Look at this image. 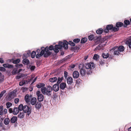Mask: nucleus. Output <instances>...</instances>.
Masks as SVG:
<instances>
[{
	"label": "nucleus",
	"instance_id": "obj_63",
	"mask_svg": "<svg viewBox=\"0 0 131 131\" xmlns=\"http://www.w3.org/2000/svg\"><path fill=\"white\" fill-rule=\"evenodd\" d=\"M37 79V77H36L35 78L33 82H32L31 83L33 84L36 81Z\"/></svg>",
	"mask_w": 131,
	"mask_h": 131
},
{
	"label": "nucleus",
	"instance_id": "obj_59",
	"mask_svg": "<svg viewBox=\"0 0 131 131\" xmlns=\"http://www.w3.org/2000/svg\"><path fill=\"white\" fill-rule=\"evenodd\" d=\"M23 57L24 58H25V59L27 58L28 57V56L27 55V54L26 53H24L23 54Z\"/></svg>",
	"mask_w": 131,
	"mask_h": 131
},
{
	"label": "nucleus",
	"instance_id": "obj_32",
	"mask_svg": "<svg viewBox=\"0 0 131 131\" xmlns=\"http://www.w3.org/2000/svg\"><path fill=\"white\" fill-rule=\"evenodd\" d=\"M29 95L28 94H26L25 97V100L26 103H28L29 101Z\"/></svg>",
	"mask_w": 131,
	"mask_h": 131
},
{
	"label": "nucleus",
	"instance_id": "obj_15",
	"mask_svg": "<svg viewBox=\"0 0 131 131\" xmlns=\"http://www.w3.org/2000/svg\"><path fill=\"white\" fill-rule=\"evenodd\" d=\"M37 102V99L36 97L32 98L30 101V103L32 105H35Z\"/></svg>",
	"mask_w": 131,
	"mask_h": 131
},
{
	"label": "nucleus",
	"instance_id": "obj_4",
	"mask_svg": "<svg viewBox=\"0 0 131 131\" xmlns=\"http://www.w3.org/2000/svg\"><path fill=\"white\" fill-rule=\"evenodd\" d=\"M119 29V28L114 27L113 25L112 24L107 25L104 31L105 32L107 33L109 32V30H111L112 31L115 32L118 31Z\"/></svg>",
	"mask_w": 131,
	"mask_h": 131
},
{
	"label": "nucleus",
	"instance_id": "obj_39",
	"mask_svg": "<svg viewBox=\"0 0 131 131\" xmlns=\"http://www.w3.org/2000/svg\"><path fill=\"white\" fill-rule=\"evenodd\" d=\"M7 108H9L12 105V104L10 102H8L6 104Z\"/></svg>",
	"mask_w": 131,
	"mask_h": 131
},
{
	"label": "nucleus",
	"instance_id": "obj_52",
	"mask_svg": "<svg viewBox=\"0 0 131 131\" xmlns=\"http://www.w3.org/2000/svg\"><path fill=\"white\" fill-rule=\"evenodd\" d=\"M72 49L73 51H74L75 50H77L78 49V47H73L72 48Z\"/></svg>",
	"mask_w": 131,
	"mask_h": 131
},
{
	"label": "nucleus",
	"instance_id": "obj_26",
	"mask_svg": "<svg viewBox=\"0 0 131 131\" xmlns=\"http://www.w3.org/2000/svg\"><path fill=\"white\" fill-rule=\"evenodd\" d=\"M103 31L104 30L102 29L99 28L96 30V32L97 34H101L103 32Z\"/></svg>",
	"mask_w": 131,
	"mask_h": 131
},
{
	"label": "nucleus",
	"instance_id": "obj_24",
	"mask_svg": "<svg viewBox=\"0 0 131 131\" xmlns=\"http://www.w3.org/2000/svg\"><path fill=\"white\" fill-rule=\"evenodd\" d=\"M11 61H12L13 63L17 64L19 63L20 62V60L19 59H17L16 60H14L12 59L11 60Z\"/></svg>",
	"mask_w": 131,
	"mask_h": 131
},
{
	"label": "nucleus",
	"instance_id": "obj_18",
	"mask_svg": "<svg viewBox=\"0 0 131 131\" xmlns=\"http://www.w3.org/2000/svg\"><path fill=\"white\" fill-rule=\"evenodd\" d=\"M19 111L18 107H15L13 110V114L15 115H16L18 113Z\"/></svg>",
	"mask_w": 131,
	"mask_h": 131
},
{
	"label": "nucleus",
	"instance_id": "obj_5",
	"mask_svg": "<svg viewBox=\"0 0 131 131\" xmlns=\"http://www.w3.org/2000/svg\"><path fill=\"white\" fill-rule=\"evenodd\" d=\"M41 49L44 51L43 56L45 58H47L52 53L51 52L49 51L48 47L46 46L45 48L42 47L41 48Z\"/></svg>",
	"mask_w": 131,
	"mask_h": 131
},
{
	"label": "nucleus",
	"instance_id": "obj_11",
	"mask_svg": "<svg viewBox=\"0 0 131 131\" xmlns=\"http://www.w3.org/2000/svg\"><path fill=\"white\" fill-rule=\"evenodd\" d=\"M3 66L7 68H13L14 66L13 65H10L8 63H5L3 64Z\"/></svg>",
	"mask_w": 131,
	"mask_h": 131
},
{
	"label": "nucleus",
	"instance_id": "obj_16",
	"mask_svg": "<svg viewBox=\"0 0 131 131\" xmlns=\"http://www.w3.org/2000/svg\"><path fill=\"white\" fill-rule=\"evenodd\" d=\"M67 81L68 84L71 85L73 82V79L71 77H69L67 78Z\"/></svg>",
	"mask_w": 131,
	"mask_h": 131
},
{
	"label": "nucleus",
	"instance_id": "obj_31",
	"mask_svg": "<svg viewBox=\"0 0 131 131\" xmlns=\"http://www.w3.org/2000/svg\"><path fill=\"white\" fill-rule=\"evenodd\" d=\"M25 115V114L24 113H20L18 115V117L19 118H24Z\"/></svg>",
	"mask_w": 131,
	"mask_h": 131
},
{
	"label": "nucleus",
	"instance_id": "obj_44",
	"mask_svg": "<svg viewBox=\"0 0 131 131\" xmlns=\"http://www.w3.org/2000/svg\"><path fill=\"white\" fill-rule=\"evenodd\" d=\"M68 43V45L69 44L70 45L72 46H74L75 45V44L71 41H69Z\"/></svg>",
	"mask_w": 131,
	"mask_h": 131
},
{
	"label": "nucleus",
	"instance_id": "obj_7",
	"mask_svg": "<svg viewBox=\"0 0 131 131\" xmlns=\"http://www.w3.org/2000/svg\"><path fill=\"white\" fill-rule=\"evenodd\" d=\"M36 95L37 96V99L39 102H42L43 101L44 96L39 91H38L36 93Z\"/></svg>",
	"mask_w": 131,
	"mask_h": 131
},
{
	"label": "nucleus",
	"instance_id": "obj_45",
	"mask_svg": "<svg viewBox=\"0 0 131 131\" xmlns=\"http://www.w3.org/2000/svg\"><path fill=\"white\" fill-rule=\"evenodd\" d=\"M54 47L53 45H51L49 47H48V49L49 50H53Z\"/></svg>",
	"mask_w": 131,
	"mask_h": 131
},
{
	"label": "nucleus",
	"instance_id": "obj_51",
	"mask_svg": "<svg viewBox=\"0 0 131 131\" xmlns=\"http://www.w3.org/2000/svg\"><path fill=\"white\" fill-rule=\"evenodd\" d=\"M6 70V69L4 67H0V71H5Z\"/></svg>",
	"mask_w": 131,
	"mask_h": 131
},
{
	"label": "nucleus",
	"instance_id": "obj_33",
	"mask_svg": "<svg viewBox=\"0 0 131 131\" xmlns=\"http://www.w3.org/2000/svg\"><path fill=\"white\" fill-rule=\"evenodd\" d=\"M63 79V77H61V78L58 77L57 79V84H59L61 83Z\"/></svg>",
	"mask_w": 131,
	"mask_h": 131
},
{
	"label": "nucleus",
	"instance_id": "obj_10",
	"mask_svg": "<svg viewBox=\"0 0 131 131\" xmlns=\"http://www.w3.org/2000/svg\"><path fill=\"white\" fill-rule=\"evenodd\" d=\"M59 84H54L53 86V89L54 91L57 92L59 90Z\"/></svg>",
	"mask_w": 131,
	"mask_h": 131
},
{
	"label": "nucleus",
	"instance_id": "obj_34",
	"mask_svg": "<svg viewBox=\"0 0 131 131\" xmlns=\"http://www.w3.org/2000/svg\"><path fill=\"white\" fill-rule=\"evenodd\" d=\"M3 106H0V115H3L4 113L3 111Z\"/></svg>",
	"mask_w": 131,
	"mask_h": 131
},
{
	"label": "nucleus",
	"instance_id": "obj_54",
	"mask_svg": "<svg viewBox=\"0 0 131 131\" xmlns=\"http://www.w3.org/2000/svg\"><path fill=\"white\" fill-rule=\"evenodd\" d=\"M35 68V66H32L30 67V69L31 71H34Z\"/></svg>",
	"mask_w": 131,
	"mask_h": 131
},
{
	"label": "nucleus",
	"instance_id": "obj_60",
	"mask_svg": "<svg viewBox=\"0 0 131 131\" xmlns=\"http://www.w3.org/2000/svg\"><path fill=\"white\" fill-rule=\"evenodd\" d=\"M0 62L1 63H3L4 62V61L2 58H0Z\"/></svg>",
	"mask_w": 131,
	"mask_h": 131
},
{
	"label": "nucleus",
	"instance_id": "obj_3",
	"mask_svg": "<svg viewBox=\"0 0 131 131\" xmlns=\"http://www.w3.org/2000/svg\"><path fill=\"white\" fill-rule=\"evenodd\" d=\"M95 64L93 62L85 63V68L87 70V71H88V73L91 74L92 73L94 69L95 68Z\"/></svg>",
	"mask_w": 131,
	"mask_h": 131
},
{
	"label": "nucleus",
	"instance_id": "obj_42",
	"mask_svg": "<svg viewBox=\"0 0 131 131\" xmlns=\"http://www.w3.org/2000/svg\"><path fill=\"white\" fill-rule=\"evenodd\" d=\"M80 41V40L79 38H76L73 40V42L75 43H77L79 42Z\"/></svg>",
	"mask_w": 131,
	"mask_h": 131
},
{
	"label": "nucleus",
	"instance_id": "obj_35",
	"mask_svg": "<svg viewBox=\"0 0 131 131\" xmlns=\"http://www.w3.org/2000/svg\"><path fill=\"white\" fill-rule=\"evenodd\" d=\"M24 107V106L22 104H21L19 106L18 108L19 111H21L23 110Z\"/></svg>",
	"mask_w": 131,
	"mask_h": 131
},
{
	"label": "nucleus",
	"instance_id": "obj_9",
	"mask_svg": "<svg viewBox=\"0 0 131 131\" xmlns=\"http://www.w3.org/2000/svg\"><path fill=\"white\" fill-rule=\"evenodd\" d=\"M15 93L14 92H11L9 94L8 97V100L9 101H10L14 97L15 95Z\"/></svg>",
	"mask_w": 131,
	"mask_h": 131
},
{
	"label": "nucleus",
	"instance_id": "obj_48",
	"mask_svg": "<svg viewBox=\"0 0 131 131\" xmlns=\"http://www.w3.org/2000/svg\"><path fill=\"white\" fill-rule=\"evenodd\" d=\"M131 42V36L129 37V38L127 39V40L126 41V43H129V42Z\"/></svg>",
	"mask_w": 131,
	"mask_h": 131
},
{
	"label": "nucleus",
	"instance_id": "obj_56",
	"mask_svg": "<svg viewBox=\"0 0 131 131\" xmlns=\"http://www.w3.org/2000/svg\"><path fill=\"white\" fill-rule=\"evenodd\" d=\"M6 91L5 90H4L2 91L0 94L3 96V95L6 92Z\"/></svg>",
	"mask_w": 131,
	"mask_h": 131
},
{
	"label": "nucleus",
	"instance_id": "obj_1",
	"mask_svg": "<svg viewBox=\"0 0 131 131\" xmlns=\"http://www.w3.org/2000/svg\"><path fill=\"white\" fill-rule=\"evenodd\" d=\"M45 84L44 83H39L36 85V87L38 88L41 89V90L42 93L44 94H46L49 96L51 95V92L52 90V87L50 86H48L47 88L44 87Z\"/></svg>",
	"mask_w": 131,
	"mask_h": 131
},
{
	"label": "nucleus",
	"instance_id": "obj_27",
	"mask_svg": "<svg viewBox=\"0 0 131 131\" xmlns=\"http://www.w3.org/2000/svg\"><path fill=\"white\" fill-rule=\"evenodd\" d=\"M106 62V61L104 59H101L99 61V65H101V66H103L104 64H105Z\"/></svg>",
	"mask_w": 131,
	"mask_h": 131
},
{
	"label": "nucleus",
	"instance_id": "obj_41",
	"mask_svg": "<svg viewBox=\"0 0 131 131\" xmlns=\"http://www.w3.org/2000/svg\"><path fill=\"white\" fill-rule=\"evenodd\" d=\"M94 35H93L91 34L89 36L88 39L89 40H92L94 38Z\"/></svg>",
	"mask_w": 131,
	"mask_h": 131
},
{
	"label": "nucleus",
	"instance_id": "obj_36",
	"mask_svg": "<svg viewBox=\"0 0 131 131\" xmlns=\"http://www.w3.org/2000/svg\"><path fill=\"white\" fill-rule=\"evenodd\" d=\"M87 38H83L81 40V42L82 43H84L87 41Z\"/></svg>",
	"mask_w": 131,
	"mask_h": 131
},
{
	"label": "nucleus",
	"instance_id": "obj_40",
	"mask_svg": "<svg viewBox=\"0 0 131 131\" xmlns=\"http://www.w3.org/2000/svg\"><path fill=\"white\" fill-rule=\"evenodd\" d=\"M26 82L25 80H23L21 81L20 82L19 85L20 86H22L26 83Z\"/></svg>",
	"mask_w": 131,
	"mask_h": 131
},
{
	"label": "nucleus",
	"instance_id": "obj_8",
	"mask_svg": "<svg viewBox=\"0 0 131 131\" xmlns=\"http://www.w3.org/2000/svg\"><path fill=\"white\" fill-rule=\"evenodd\" d=\"M31 107H30L27 105L24 106L23 110V112L24 113H27V115H29L31 113Z\"/></svg>",
	"mask_w": 131,
	"mask_h": 131
},
{
	"label": "nucleus",
	"instance_id": "obj_62",
	"mask_svg": "<svg viewBox=\"0 0 131 131\" xmlns=\"http://www.w3.org/2000/svg\"><path fill=\"white\" fill-rule=\"evenodd\" d=\"M75 66L74 64H72L70 66V67L72 68H73L75 67Z\"/></svg>",
	"mask_w": 131,
	"mask_h": 131
},
{
	"label": "nucleus",
	"instance_id": "obj_57",
	"mask_svg": "<svg viewBox=\"0 0 131 131\" xmlns=\"http://www.w3.org/2000/svg\"><path fill=\"white\" fill-rule=\"evenodd\" d=\"M9 111L10 113H13V110L12 109V108H9Z\"/></svg>",
	"mask_w": 131,
	"mask_h": 131
},
{
	"label": "nucleus",
	"instance_id": "obj_23",
	"mask_svg": "<svg viewBox=\"0 0 131 131\" xmlns=\"http://www.w3.org/2000/svg\"><path fill=\"white\" fill-rule=\"evenodd\" d=\"M23 63L25 65H27L29 63V60L28 59H24L23 60Z\"/></svg>",
	"mask_w": 131,
	"mask_h": 131
},
{
	"label": "nucleus",
	"instance_id": "obj_49",
	"mask_svg": "<svg viewBox=\"0 0 131 131\" xmlns=\"http://www.w3.org/2000/svg\"><path fill=\"white\" fill-rule=\"evenodd\" d=\"M68 73L67 71H65L64 72V77L66 79L68 76Z\"/></svg>",
	"mask_w": 131,
	"mask_h": 131
},
{
	"label": "nucleus",
	"instance_id": "obj_61",
	"mask_svg": "<svg viewBox=\"0 0 131 131\" xmlns=\"http://www.w3.org/2000/svg\"><path fill=\"white\" fill-rule=\"evenodd\" d=\"M127 44H128L129 47L131 49V42H129V43H126Z\"/></svg>",
	"mask_w": 131,
	"mask_h": 131
},
{
	"label": "nucleus",
	"instance_id": "obj_43",
	"mask_svg": "<svg viewBox=\"0 0 131 131\" xmlns=\"http://www.w3.org/2000/svg\"><path fill=\"white\" fill-rule=\"evenodd\" d=\"M36 55V52L34 51H33L31 53V57L32 58H34Z\"/></svg>",
	"mask_w": 131,
	"mask_h": 131
},
{
	"label": "nucleus",
	"instance_id": "obj_6",
	"mask_svg": "<svg viewBox=\"0 0 131 131\" xmlns=\"http://www.w3.org/2000/svg\"><path fill=\"white\" fill-rule=\"evenodd\" d=\"M83 65L80 64L79 66V68L80 69V73L81 75L82 76L86 74L87 75L90 74H89L88 73V71H87L86 69H84V67H82L83 66Z\"/></svg>",
	"mask_w": 131,
	"mask_h": 131
},
{
	"label": "nucleus",
	"instance_id": "obj_53",
	"mask_svg": "<svg viewBox=\"0 0 131 131\" xmlns=\"http://www.w3.org/2000/svg\"><path fill=\"white\" fill-rule=\"evenodd\" d=\"M17 70L16 69H14L12 72V74H15L17 73Z\"/></svg>",
	"mask_w": 131,
	"mask_h": 131
},
{
	"label": "nucleus",
	"instance_id": "obj_21",
	"mask_svg": "<svg viewBox=\"0 0 131 131\" xmlns=\"http://www.w3.org/2000/svg\"><path fill=\"white\" fill-rule=\"evenodd\" d=\"M44 51L43 50H41L40 54L38 53L36 55V57L37 58H39L43 56L44 54Z\"/></svg>",
	"mask_w": 131,
	"mask_h": 131
},
{
	"label": "nucleus",
	"instance_id": "obj_28",
	"mask_svg": "<svg viewBox=\"0 0 131 131\" xmlns=\"http://www.w3.org/2000/svg\"><path fill=\"white\" fill-rule=\"evenodd\" d=\"M117 49L119 52H123L124 50V47L123 46H121L118 47Z\"/></svg>",
	"mask_w": 131,
	"mask_h": 131
},
{
	"label": "nucleus",
	"instance_id": "obj_50",
	"mask_svg": "<svg viewBox=\"0 0 131 131\" xmlns=\"http://www.w3.org/2000/svg\"><path fill=\"white\" fill-rule=\"evenodd\" d=\"M23 66L22 64H16V67L19 68H21V67Z\"/></svg>",
	"mask_w": 131,
	"mask_h": 131
},
{
	"label": "nucleus",
	"instance_id": "obj_29",
	"mask_svg": "<svg viewBox=\"0 0 131 131\" xmlns=\"http://www.w3.org/2000/svg\"><path fill=\"white\" fill-rule=\"evenodd\" d=\"M10 121V119L9 118H6L4 121V123L5 125H7L9 123Z\"/></svg>",
	"mask_w": 131,
	"mask_h": 131
},
{
	"label": "nucleus",
	"instance_id": "obj_47",
	"mask_svg": "<svg viewBox=\"0 0 131 131\" xmlns=\"http://www.w3.org/2000/svg\"><path fill=\"white\" fill-rule=\"evenodd\" d=\"M4 79V76H0V83L2 82Z\"/></svg>",
	"mask_w": 131,
	"mask_h": 131
},
{
	"label": "nucleus",
	"instance_id": "obj_13",
	"mask_svg": "<svg viewBox=\"0 0 131 131\" xmlns=\"http://www.w3.org/2000/svg\"><path fill=\"white\" fill-rule=\"evenodd\" d=\"M41 102H39L38 101L35 104V107L36 109H39L41 107L42 104Z\"/></svg>",
	"mask_w": 131,
	"mask_h": 131
},
{
	"label": "nucleus",
	"instance_id": "obj_58",
	"mask_svg": "<svg viewBox=\"0 0 131 131\" xmlns=\"http://www.w3.org/2000/svg\"><path fill=\"white\" fill-rule=\"evenodd\" d=\"M3 111L4 113V115L6 114L7 113V109H6V108H5L4 109V111Z\"/></svg>",
	"mask_w": 131,
	"mask_h": 131
},
{
	"label": "nucleus",
	"instance_id": "obj_14",
	"mask_svg": "<svg viewBox=\"0 0 131 131\" xmlns=\"http://www.w3.org/2000/svg\"><path fill=\"white\" fill-rule=\"evenodd\" d=\"M79 75V73L77 71H75L73 73V77L74 78H78Z\"/></svg>",
	"mask_w": 131,
	"mask_h": 131
},
{
	"label": "nucleus",
	"instance_id": "obj_19",
	"mask_svg": "<svg viewBox=\"0 0 131 131\" xmlns=\"http://www.w3.org/2000/svg\"><path fill=\"white\" fill-rule=\"evenodd\" d=\"M123 26V24L121 22H117L116 24V28H119V27H121Z\"/></svg>",
	"mask_w": 131,
	"mask_h": 131
},
{
	"label": "nucleus",
	"instance_id": "obj_22",
	"mask_svg": "<svg viewBox=\"0 0 131 131\" xmlns=\"http://www.w3.org/2000/svg\"><path fill=\"white\" fill-rule=\"evenodd\" d=\"M103 45H103L102 43L100 44L99 45L97 46L95 48V50H100V49H102V47L103 46Z\"/></svg>",
	"mask_w": 131,
	"mask_h": 131
},
{
	"label": "nucleus",
	"instance_id": "obj_37",
	"mask_svg": "<svg viewBox=\"0 0 131 131\" xmlns=\"http://www.w3.org/2000/svg\"><path fill=\"white\" fill-rule=\"evenodd\" d=\"M99 57V56L97 54H95L93 57V59H94L97 60Z\"/></svg>",
	"mask_w": 131,
	"mask_h": 131
},
{
	"label": "nucleus",
	"instance_id": "obj_17",
	"mask_svg": "<svg viewBox=\"0 0 131 131\" xmlns=\"http://www.w3.org/2000/svg\"><path fill=\"white\" fill-rule=\"evenodd\" d=\"M66 87V84L64 82L61 83L60 85V88L62 90H64Z\"/></svg>",
	"mask_w": 131,
	"mask_h": 131
},
{
	"label": "nucleus",
	"instance_id": "obj_55",
	"mask_svg": "<svg viewBox=\"0 0 131 131\" xmlns=\"http://www.w3.org/2000/svg\"><path fill=\"white\" fill-rule=\"evenodd\" d=\"M19 100L18 99V98L16 99H15V101H14L15 103L16 104H17V103H18V102L19 101Z\"/></svg>",
	"mask_w": 131,
	"mask_h": 131
},
{
	"label": "nucleus",
	"instance_id": "obj_20",
	"mask_svg": "<svg viewBox=\"0 0 131 131\" xmlns=\"http://www.w3.org/2000/svg\"><path fill=\"white\" fill-rule=\"evenodd\" d=\"M124 24L123 25V26L124 27H126L128 25L130 24V22L128 20H125L124 21Z\"/></svg>",
	"mask_w": 131,
	"mask_h": 131
},
{
	"label": "nucleus",
	"instance_id": "obj_38",
	"mask_svg": "<svg viewBox=\"0 0 131 131\" xmlns=\"http://www.w3.org/2000/svg\"><path fill=\"white\" fill-rule=\"evenodd\" d=\"M113 49L114 50V55H118L119 54V51L117 49V50H115V49L113 48Z\"/></svg>",
	"mask_w": 131,
	"mask_h": 131
},
{
	"label": "nucleus",
	"instance_id": "obj_64",
	"mask_svg": "<svg viewBox=\"0 0 131 131\" xmlns=\"http://www.w3.org/2000/svg\"><path fill=\"white\" fill-rule=\"evenodd\" d=\"M128 131H131V127L128 128Z\"/></svg>",
	"mask_w": 131,
	"mask_h": 131
},
{
	"label": "nucleus",
	"instance_id": "obj_30",
	"mask_svg": "<svg viewBox=\"0 0 131 131\" xmlns=\"http://www.w3.org/2000/svg\"><path fill=\"white\" fill-rule=\"evenodd\" d=\"M109 54L108 53H103L102 56L103 58H107L109 56Z\"/></svg>",
	"mask_w": 131,
	"mask_h": 131
},
{
	"label": "nucleus",
	"instance_id": "obj_2",
	"mask_svg": "<svg viewBox=\"0 0 131 131\" xmlns=\"http://www.w3.org/2000/svg\"><path fill=\"white\" fill-rule=\"evenodd\" d=\"M62 47L65 49L68 48V43L66 40H64L63 42L60 41L59 42L58 45H55L53 50L55 53H57L59 51L58 49H61Z\"/></svg>",
	"mask_w": 131,
	"mask_h": 131
},
{
	"label": "nucleus",
	"instance_id": "obj_12",
	"mask_svg": "<svg viewBox=\"0 0 131 131\" xmlns=\"http://www.w3.org/2000/svg\"><path fill=\"white\" fill-rule=\"evenodd\" d=\"M17 117L16 116H14L11 118L10 121L11 123H14L17 121Z\"/></svg>",
	"mask_w": 131,
	"mask_h": 131
},
{
	"label": "nucleus",
	"instance_id": "obj_46",
	"mask_svg": "<svg viewBox=\"0 0 131 131\" xmlns=\"http://www.w3.org/2000/svg\"><path fill=\"white\" fill-rule=\"evenodd\" d=\"M21 89L24 92L27 91L28 89V88L27 87H23L21 88Z\"/></svg>",
	"mask_w": 131,
	"mask_h": 131
},
{
	"label": "nucleus",
	"instance_id": "obj_25",
	"mask_svg": "<svg viewBox=\"0 0 131 131\" xmlns=\"http://www.w3.org/2000/svg\"><path fill=\"white\" fill-rule=\"evenodd\" d=\"M57 78L56 77H54L53 78H50L49 79V80L51 82H54L57 81Z\"/></svg>",
	"mask_w": 131,
	"mask_h": 131
}]
</instances>
